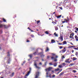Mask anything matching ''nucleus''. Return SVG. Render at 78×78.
<instances>
[{"mask_svg":"<svg viewBox=\"0 0 78 78\" xmlns=\"http://www.w3.org/2000/svg\"><path fill=\"white\" fill-rule=\"evenodd\" d=\"M74 49H75V50H78V47L77 48H74Z\"/></svg>","mask_w":78,"mask_h":78,"instance_id":"obj_30","label":"nucleus"},{"mask_svg":"<svg viewBox=\"0 0 78 78\" xmlns=\"http://www.w3.org/2000/svg\"><path fill=\"white\" fill-rule=\"evenodd\" d=\"M39 72H37L36 73V75L35 76V78H38L39 76Z\"/></svg>","mask_w":78,"mask_h":78,"instance_id":"obj_4","label":"nucleus"},{"mask_svg":"<svg viewBox=\"0 0 78 78\" xmlns=\"http://www.w3.org/2000/svg\"><path fill=\"white\" fill-rule=\"evenodd\" d=\"M28 29H29V30H31V29H30V27H28Z\"/></svg>","mask_w":78,"mask_h":78,"instance_id":"obj_51","label":"nucleus"},{"mask_svg":"<svg viewBox=\"0 0 78 78\" xmlns=\"http://www.w3.org/2000/svg\"><path fill=\"white\" fill-rule=\"evenodd\" d=\"M9 52H8V56H10V55H9Z\"/></svg>","mask_w":78,"mask_h":78,"instance_id":"obj_31","label":"nucleus"},{"mask_svg":"<svg viewBox=\"0 0 78 78\" xmlns=\"http://www.w3.org/2000/svg\"><path fill=\"white\" fill-rule=\"evenodd\" d=\"M62 16L61 15H59L57 16V19H58L59 18H60V17H61Z\"/></svg>","mask_w":78,"mask_h":78,"instance_id":"obj_18","label":"nucleus"},{"mask_svg":"<svg viewBox=\"0 0 78 78\" xmlns=\"http://www.w3.org/2000/svg\"><path fill=\"white\" fill-rule=\"evenodd\" d=\"M70 60V59L69 58L68 59H66V61H65V62H67V63H70V62H69V60Z\"/></svg>","mask_w":78,"mask_h":78,"instance_id":"obj_6","label":"nucleus"},{"mask_svg":"<svg viewBox=\"0 0 78 78\" xmlns=\"http://www.w3.org/2000/svg\"><path fill=\"white\" fill-rule=\"evenodd\" d=\"M31 37H34V35H31Z\"/></svg>","mask_w":78,"mask_h":78,"instance_id":"obj_44","label":"nucleus"},{"mask_svg":"<svg viewBox=\"0 0 78 78\" xmlns=\"http://www.w3.org/2000/svg\"><path fill=\"white\" fill-rule=\"evenodd\" d=\"M55 71H58V70H59V69L58 68L57 69H55Z\"/></svg>","mask_w":78,"mask_h":78,"instance_id":"obj_21","label":"nucleus"},{"mask_svg":"<svg viewBox=\"0 0 78 78\" xmlns=\"http://www.w3.org/2000/svg\"><path fill=\"white\" fill-rule=\"evenodd\" d=\"M67 19H69V17H67Z\"/></svg>","mask_w":78,"mask_h":78,"instance_id":"obj_58","label":"nucleus"},{"mask_svg":"<svg viewBox=\"0 0 78 78\" xmlns=\"http://www.w3.org/2000/svg\"><path fill=\"white\" fill-rule=\"evenodd\" d=\"M74 65H75V64L72 63V64H70L69 65V66L70 67H72V66H74Z\"/></svg>","mask_w":78,"mask_h":78,"instance_id":"obj_11","label":"nucleus"},{"mask_svg":"<svg viewBox=\"0 0 78 78\" xmlns=\"http://www.w3.org/2000/svg\"><path fill=\"white\" fill-rule=\"evenodd\" d=\"M58 67H59V68H62V66H61V65H59Z\"/></svg>","mask_w":78,"mask_h":78,"instance_id":"obj_29","label":"nucleus"},{"mask_svg":"<svg viewBox=\"0 0 78 78\" xmlns=\"http://www.w3.org/2000/svg\"><path fill=\"white\" fill-rule=\"evenodd\" d=\"M27 42H29L30 41H29V40H27Z\"/></svg>","mask_w":78,"mask_h":78,"instance_id":"obj_45","label":"nucleus"},{"mask_svg":"<svg viewBox=\"0 0 78 78\" xmlns=\"http://www.w3.org/2000/svg\"><path fill=\"white\" fill-rule=\"evenodd\" d=\"M49 36H51V34H49Z\"/></svg>","mask_w":78,"mask_h":78,"instance_id":"obj_62","label":"nucleus"},{"mask_svg":"<svg viewBox=\"0 0 78 78\" xmlns=\"http://www.w3.org/2000/svg\"><path fill=\"white\" fill-rule=\"evenodd\" d=\"M60 9H61L62 10V8L61 7H60Z\"/></svg>","mask_w":78,"mask_h":78,"instance_id":"obj_49","label":"nucleus"},{"mask_svg":"<svg viewBox=\"0 0 78 78\" xmlns=\"http://www.w3.org/2000/svg\"><path fill=\"white\" fill-rule=\"evenodd\" d=\"M64 58H65V57H64V55H63L62 57V58L64 59Z\"/></svg>","mask_w":78,"mask_h":78,"instance_id":"obj_36","label":"nucleus"},{"mask_svg":"<svg viewBox=\"0 0 78 78\" xmlns=\"http://www.w3.org/2000/svg\"><path fill=\"white\" fill-rule=\"evenodd\" d=\"M64 74L63 72H62L59 75V76H61V75H62Z\"/></svg>","mask_w":78,"mask_h":78,"instance_id":"obj_19","label":"nucleus"},{"mask_svg":"<svg viewBox=\"0 0 78 78\" xmlns=\"http://www.w3.org/2000/svg\"><path fill=\"white\" fill-rule=\"evenodd\" d=\"M34 65L35 66L36 68L37 69H41L40 67H39L37 66V64L36 63V61L34 62Z\"/></svg>","mask_w":78,"mask_h":78,"instance_id":"obj_2","label":"nucleus"},{"mask_svg":"<svg viewBox=\"0 0 78 78\" xmlns=\"http://www.w3.org/2000/svg\"><path fill=\"white\" fill-rule=\"evenodd\" d=\"M3 22H6V20L4 18L3 19Z\"/></svg>","mask_w":78,"mask_h":78,"instance_id":"obj_25","label":"nucleus"},{"mask_svg":"<svg viewBox=\"0 0 78 78\" xmlns=\"http://www.w3.org/2000/svg\"><path fill=\"white\" fill-rule=\"evenodd\" d=\"M55 75H52V78H55Z\"/></svg>","mask_w":78,"mask_h":78,"instance_id":"obj_35","label":"nucleus"},{"mask_svg":"<svg viewBox=\"0 0 78 78\" xmlns=\"http://www.w3.org/2000/svg\"><path fill=\"white\" fill-rule=\"evenodd\" d=\"M62 46H60L59 47V48H60V49H62Z\"/></svg>","mask_w":78,"mask_h":78,"instance_id":"obj_40","label":"nucleus"},{"mask_svg":"<svg viewBox=\"0 0 78 78\" xmlns=\"http://www.w3.org/2000/svg\"><path fill=\"white\" fill-rule=\"evenodd\" d=\"M52 69V68L49 67L47 69H46V72H49Z\"/></svg>","mask_w":78,"mask_h":78,"instance_id":"obj_5","label":"nucleus"},{"mask_svg":"<svg viewBox=\"0 0 78 78\" xmlns=\"http://www.w3.org/2000/svg\"><path fill=\"white\" fill-rule=\"evenodd\" d=\"M39 22H40V21L38 20V21H37V23H39Z\"/></svg>","mask_w":78,"mask_h":78,"instance_id":"obj_42","label":"nucleus"},{"mask_svg":"<svg viewBox=\"0 0 78 78\" xmlns=\"http://www.w3.org/2000/svg\"><path fill=\"white\" fill-rule=\"evenodd\" d=\"M49 64H50V65H52V64H51V63H49Z\"/></svg>","mask_w":78,"mask_h":78,"instance_id":"obj_50","label":"nucleus"},{"mask_svg":"<svg viewBox=\"0 0 78 78\" xmlns=\"http://www.w3.org/2000/svg\"><path fill=\"white\" fill-rule=\"evenodd\" d=\"M53 14H55V12H54L53 13Z\"/></svg>","mask_w":78,"mask_h":78,"instance_id":"obj_60","label":"nucleus"},{"mask_svg":"<svg viewBox=\"0 0 78 78\" xmlns=\"http://www.w3.org/2000/svg\"><path fill=\"white\" fill-rule=\"evenodd\" d=\"M73 52H74V51L73 50H72V53H73Z\"/></svg>","mask_w":78,"mask_h":78,"instance_id":"obj_53","label":"nucleus"},{"mask_svg":"<svg viewBox=\"0 0 78 78\" xmlns=\"http://www.w3.org/2000/svg\"><path fill=\"white\" fill-rule=\"evenodd\" d=\"M52 56L51 57V59H54V61L55 62L57 61V59H56V58H57L58 57L56 56L55 54L54 53L52 54Z\"/></svg>","mask_w":78,"mask_h":78,"instance_id":"obj_1","label":"nucleus"},{"mask_svg":"<svg viewBox=\"0 0 78 78\" xmlns=\"http://www.w3.org/2000/svg\"><path fill=\"white\" fill-rule=\"evenodd\" d=\"M30 30L31 31V32H33V30Z\"/></svg>","mask_w":78,"mask_h":78,"instance_id":"obj_55","label":"nucleus"},{"mask_svg":"<svg viewBox=\"0 0 78 78\" xmlns=\"http://www.w3.org/2000/svg\"><path fill=\"white\" fill-rule=\"evenodd\" d=\"M59 40H60V41H63V37L62 36H60L59 38H58Z\"/></svg>","mask_w":78,"mask_h":78,"instance_id":"obj_3","label":"nucleus"},{"mask_svg":"<svg viewBox=\"0 0 78 78\" xmlns=\"http://www.w3.org/2000/svg\"><path fill=\"white\" fill-rule=\"evenodd\" d=\"M14 73H12V74L11 75L12 76H14Z\"/></svg>","mask_w":78,"mask_h":78,"instance_id":"obj_34","label":"nucleus"},{"mask_svg":"<svg viewBox=\"0 0 78 78\" xmlns=\"http://www.w3.org/2000/svg\"><path fill=\"white\" fill-rule=\"evenodd\" d=\"M46 75H47L46 76L47 77H48V73L47 72L46 73Z\"/></svg>","mask_w":78,"mask_h":78,"instance_id":"obj_43","label":"nucleus"},{"mask_svg":"<svg viewBox=\"0 0 78 78\" xmlns=\"http://www.w3.org/2000/svg\"><path fill=\"white\" fill-rule=\"evenodd\" d=\"M41 55V57H44V54H43V52H41V53H40Z\"/></svg>","mask_w":78,"mask_h":78,"instance_id":"obj_10","label":"nucleus"},{"mask_svg":"<svg viewBox=\"0 0 78 78\" xmlns=\"http://www.w3.org/2000/svg\"><path fill=\"white\" fill-rule=\"evenodd\" d=\"M75 38L76 39V41H78V37H77V36L76 35L75 36Z\"/></svg>","mask_w":78,"mask_h":78,"instance_id":"obj_13","label":"nucleus"},{"mask_svg":"<svg viewBox=\"0 0 78 78\" xmlns=\"http://www.w3.org/2000/svg\"><path fill=\"white\" fill-rule=\"evenodd\" d=\"M65 51H66V50H65V49H63L61 50V52H62V53H64Z\"/></svg>","mask_w":78,"mask_h":78,"instance_id":"obj_15","label":"nucleus"},{"mask_svg":"<svg viewBox=\"0 0 78 78\" xmlns=\"http://www.w3.org/2000/svg\"><path fill=\"white\" fill-rule=\"evenodd\" d=\"M57 66V63H55L54 64V67H56V66Z\"/></svg>","mask_w":78,"mask_h":78,"instance_id":"obj_16","label":"nucleus"},{"mask_svg":"<svg viewBox=\"0 0 78 78\" xmlns=\"http://www.w3.org/2000/svg\"><path fill=\"white\" fill-rule=\"evenodd\" d=\"M65 44L67 45V42H66V41H63V42L62 43V45Z\"/></svg>","mask_w":78,"mask_h":78,"instance_id":"obj_8","label":"nucleus"},{"mask_svg":"<svg viewBox=\"0 0 78 78\" xmlns=\"http://www.w3.org/2000/svg\"><path fill=\"white\" fill-rule=\"evenodd\" d=\"M65 22H66V21H62V23H65Z\"/></svg>","mask_w":78,"mask_h":78,"instance_id":"obj_37","label":"nucleus"},{"mask_svg":"<svg viewBox=\"0 0 78 78\" xmlns=\"http://www.w3.org/2000/svg\"><path fill=\"white\" fill-rule=\"evenodd\" d=\"M73 72L74 73H75V72H76V70H73Z\"/></svg>","mask_w":78,"mask_h":78,"instance_id":"obj_39","label":"nucleus"},{"mask_svg":"<svg viewBox=\"0 0 78 78\" xmlns=\"http://www.w3.org/2000/svg\"><path fill=\"white\" fill-rule=\"evenodd\" d=\"M72 34V36L73 37V36H74V33H73L71 34Z\"/></svg>","mask_w":78,"mask_h":78,"instance_id":"obj_27","label":"nucleus"},{"mask_svg":"<svg viewBox=\"0 0 78 78\" xmlns=\"http://www.w3.org/2000/svg\"><path fill=\"white\" fill-rule=\"evenodd\" d=\"M73 61H75V60H76L77 59V58H76L75 57H73Z\"/></svg>","mask_w":78,"mask_h":78,"instance_id":"obj_17","label":"nucleus"},{"mask_svg":"<svg viewBox=\"0 0 78 78\" xmlns=\"http://www.w3.org/2000/svg\"><path fill=\"white\" fill-rule=\"evenodd\" d=\"M55 30L56 31L57 30H58V27H56L55 28Z\"/></svg>","mask_w":78,"mask_h":78,"instance_id":"obj_26","label":"nucleus"},{"mask_svg":"<svg viewBox=\"0 0 78 78\" xmlns=\"http://www.w3.org/2000/svg\"><path fill=\"white\" fill-rule=\"evenodd\" d=\"M30 71H29L27 74L26 75V76H28V75H29V74H30V71L31 70V68H30Z\"/></svg>","mask_w":78,"mask_h":78,"instance_id":"obj_7","label":"nucleus"},{"mask_svg":"<svg viewBox=\"0 0 78 78\" xmlns=\"http://www.w3.org/2000/svg\"><path fill=\"white\" fill-rule=\"evenodd\" d=\"M64 20L66 21V23H67V22H68L69 21V19H67V20L65 19Z\"/></svg>","mask_w":78,"mask_h":78,"instance_id":"obj_9","label":"nucleus"},{"mask_svg":"<svg viewBox=\"0 0 78 78\" xmlns=\"http://www.w3.org/2000/svg\"><path fill=\"white\" fill-rule=\"evenodd\" d=\"M78 52H76V56H78Z\"/></svg>","mask_w":78,"mask_h":78,"instance_id":"obj_32","label":"nucleus"},{"mask_svg":"<svg viewBox=\"0 0 78 78\" xmlns=\"http://www.w3.org/2000/svg\"><path fill=\"white\" fill-rule=\"evenodd\" d=\"M49 20H51V18H49Z\"/></svg>","mask_w":78,"mask_h":78,"instance_id":"obj_64","label":"nucleus"},{"mask_svg":"<svg viewBox=\"0 0 78 78\" xmlns=\"http://www.w3.org/2000/svg\"><path fill=\"white\" fill-rule=\"evenodd\" d=\"M54 35H55V37H58V34H56V32H55L54 33Z\"/></svg>","mask_w":78,"mask_h":78,"instance_id":"obj_12","label":"nucleus"},{"mask_svg":"<svg viewBox=\"0 0 78 78\" xmlns=\"http://www.w3.org/2000/svg\"><path fill=\"white\" fill-rule=\"evenodd\" d=\"M49 50V48H48V47H47L46 49V51H48Z\"/></svg>","mask_w":78,"mask_h":78,"instance_id":"obj_20","label":"nucleus"},{"mask_svg":"<svg viewBox=\"0 0 78 78\" xmlns=\"http://www.w3.org/2000/svg\"><path fill=\"white\" fill-rule=\"evenodd\" d=\"M10 59L8 60L7 61L8 63L9 64V63H10Z\"/></svg>","mask_w":78,"mask_h":78,"instance_id":"obj_24","label":"nucleus"},{"mask_svg":"<svg viewBox=\"0 0 78 78\" xmlns=\"http://www.w3.org/2000/svg\"><path fill=\"white\" fill-rule=\"evenodd\" d=\"M75 33H77V31H76V30H75Z\"/></svg>","mask_w":78,"mask_h":78,"instance_id":"obj_61","label":"nucleus"},{"mask_svg":"<svg viewBox=\"0 0 78 78\" xmlns=\"http://www.w3.org/2000/svg\"><path fill=\"white\" fill-rule=\"evenodd\" d=\"M76 31H78V28H76Z\"/></svg>","mask_w":78,"mask_h":78,"instance_id":"obj_52","label":"nucleus"},{"mask_svg":"<svg viewBox=\"0 0 78 78\" xmlns=\"http://www.w3.org/2000/svg\"><path fill=\"white\" fill-rule=\"evenodd\" d=\"M0 27H3V25L2 24H1L0 25Z\"/></svg>","mask_w":78,"mask_h":78,"instance_id":"obj_38","label":"nucleus"},{"mask_svg":"<svg viewBox=\"0 0 78 78\" xmlns=\"http://www.w3.org/2000/svg\"><path fill=\"white\" fill-rule=\"evenodd\" d=\"M62 66H66V63H62Z\"/></svg>","mask_w":78,"mask_h":78,"instance_id":"obj_22","label":"nucleus"},{"mask_svg":"<svg viewBox=\"0 0 78 78\" xmlns=\"http://www.w3.org/2000/svg\"><path fill=\"white\" fill-rule=\"evenodd\" d=\"M29 56V57H30V58L32 57V54L30 55Z\"/></svg>","mask_w":78,"mask_h":78,"instance_id":"obj_28","label":"nucleus"},{"mask_svg":"<svg viewBox=\"0 0 78 78\" xmlns=\"http://www.w3.org/2000/svg\"><path fill=\"white\" fill-rule=\"evenodd\" d=\"M50 57V56H48L47 57V58H49V57Z\"/></svg>","mask_w":78,"mask_h":78,"instance_id":"obj_57","label":"nucleus"},{"mask_svg":"<svg viewBox=\"0 0 78 78\" xmlns=\"http://www.w3.org/2000/svg\"><path fill=\"white\" fill-rule=\"evenodd\" d=\"M72 47H75V46H71V48Z\"/></svg>","mask_w":78,"mask_h":78,"instance_id":"obj_47","label":"nucleus"},{"mask_svg":"<svg viewBox=\"0 0 78 78\" xmlns=\"http://www.w3.org/2000/svg\"><path fill=\"white\" fill-rule=\"evenodd\" d=\"M39 64L40 65H42V63L41 62H40Z\"/></svg>","mask_w":78,"mask_h":78,"instance_id":"obj_48","label":"nucleus"},{"mask_svg":"<svg viewBox=\"0 0 78 78\" xmlns=\"http://www.w3.org/2000/svg\"><path fill=\"white\" fill-rule=\"evenodd\" d=\"M54 23H55V24H56V22H55Z\"/></svg>","mask_w":78,"mask_h":78,"instance_id":"obj_63","label":"nucleus"},{"mask_svg":"<svg viewBox=\"0 0 78 78\" xmlns=\"http://www.w3.org/2000/svg\"><path fill=\"white\" fill-rule=\"evenodd\" d=\"M51 43H55V41L54 40H52L51 41Z\"/></svg>","mask_w":78,"mask_h":78,"instance_id":"obj_14","label":"nucleus"},{"mask_svg":"<svg viewBox=\"0 0 78 78\" xmlns=\"http://www.w3.org/2000/svg\"><path fill=\"white\" fill-rule=\"evenodd\" d=\"M70 44H71V45H73V44L72 43V42H70Z\"/></svg>","mask_w":78,"mask_h":78,"instance_id":"obj_41","label":"nucleus"},{"mask_svg":"<svg viewBox=\"0 0 78 78\" xmlns=\"http://www.w3.org/2000/svg\"><path fill=\"white\" fill-rule=\"evenodd\" d=\"M69 37H70V38H72L73 39V37H72V36H69Z\"/></svg>","mask_w":78,"mask_h":78,"instance_id":"obj_46","label":"nucleus"},{"mask_svg":"<svg viewBox=\"0 0 78 78\" xmlns=\"http://www.w3.org/2000/svg\"><path fill=\"white\" fill-rule=\"evenodd\" d=\"M69 48H72V47L71 46H69Z\"/></svg>","mask_w":78,"mask_h":78,"instance_id":"obj_59","label":"nucleus"},{"mask_svg":"<svg viewBox=\"0 0 78 78\" xmlns=\"http://www.w3.org/2000/svg\"><path fill=\"white\" fill-rule=\"evenodd\" d=\"M60 73V72H58L57 73V75H58V74H59V73Z\"/></svg>","mask_w":78,"mask_h":78,"instance_id":"obj_54","label":"nucleus"},{"mask_svg":"<svg viewBox=\"0 0 78 78\" xmlns=\"http://www.w3.org/2000/svg\"><path fill=\"white\" fill-rule=\"evenodd\" d=\"M58 45H62V43L61 44L59 43H58Z\"/></svg>","mask_w":78,"mask_h":78,"instance_id":"obj_33","label":"nucleus"},{"mask_svg":"<svg viewBox=\"0 0 78 78\" xmlns=\"http://www.w3.org/2000/svg\"><path fill=\"white\" fill-rule=\"evenodd\" d=\"M50 78H51V76H48Z\"/></svg>","mask_w":78,"mask_h":78,"instance_id":"obj_56","label":"nucleus"},{"mask_svg":"<svg viewBox=\"0 0 78 78\" xmlns=\"http://www.w3.org/2000/svg\"><path fill=\"white\" fill-rule=\"evenodd\" d=\"M45 33H46V34H49V33H48L47 31H45Z\"/></svg>","mask_w":78,"mask_h":78,"instance_id":"obj_23","label":"nucleus"}]
</instances>
